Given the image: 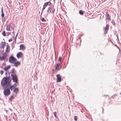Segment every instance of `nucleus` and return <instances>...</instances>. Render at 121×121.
I'll return each mask as SVG.
<instances>
[{"label":"nucleus","instance_id":"f257e3e1","mask_svg":"<svg viewBox=\"0 0 121 121\" xmlns=\"http://www.w3.org/2000/svg\"><path fill=\"white\" fill-rule=\"evenodd\" d=\"M11 81L10 78L9 77H4L2 80L1 83L2 85L3 86H5L7 83H9L7 86H10L11 84L10 83Z\"/></svg>","mask_w":121,"mask_h":121},{"label":"nucleus","instance_id":"f03ea898","mask_svg":"<svg viewBox=\"0 0 121 121\" xmlns=\"http://www.w3.org/2000/svg\"><path fill=\"white\" fill-rule=\"evenodd\" d=\"M16 71L14 69H13L11 72V76L13 81H17V77L16 73Z\"/></svg>","mask_w":121,"mask_h":121},{"label":"nucleus","instance_id":"7ed1b4c3","mask_svg":"<svg viewBox=\"0 0 121 121\" xmlns=\"http://www.w3.org/2000/svg\"><path fill=\"white\" fill-rule=\"evenodd\" d=\"M4 93L5 96H8L10 95V92L9 89V88L5 89L4 90Z\"/></svg>","mask_w":121,"mask_h":121},{"label":"nucleus","instance_id":"20e7f679","mask_svg":"<svg viewBox=\"0 0 121 121\" xmlns=\"http://www.w3.org/2000/svg\"><path fill=\"white\" fill-rule=\"evenodd\" d=\"M17 59L13 56L10 57L9 58V60L10 62L12 64H13L16 62Z\"/></svg>","mask_w":121,"mask_h":121},{"label":"nucleus","instance_id":"39448f33","mask_svg":"<svg viewBox=\"0 0 121 121\" xmlns=\"http://www.w3.org/2000/svg\"><path fill=\"white\" fill-rule=\"evenodd\" d=\"M6 57V55L5 53L2 52L1 54V56H0V60H4Z\"/></svg>","mask_w":121,"mask_h":121},{"label":"nucleus","instance_id":"423d86ee","mask_svg":"<svg viewBox=\"0 0 121 121\" xmlns=\"http://www.w3.org/2000/svg\"><path fill=\"white\" fill-rule=\"evenodd\" d=\"M51 4V3L50 1L47 2L45 3L43 5V7L42 9V11H43L45 9L46 7H47L48 5H50Z\"/></svg>","mask_w":121,"mask_h":121},{"label":"nucleus","instance_id":"0eeeda50","mask_svg":"<svg viewBox=\"0 0 121 121\" xmlns=\"http://www.w3.org/2000/svg\"><path fill=\"white\" fill-rule=\"evenodd\" d=\"M23 55V54L21 52H18L17 54V57L18 58H21Z\"/></svg>","mask_w":121,"mask_h":121},{"label":"nucleus","instance_id":"6e6552de","mask_svg":"<svg viewBox=\"0 0 121 121\" xmlns=\"http://www.w3.org/2000/svg\"><path fill=\"white\" fill-rule=\"evenodd\" d=\"M57 79V82H59L61 81V77L59 74H58L56 75Z\"/></svg>","mask_w":121,"mask_h":121},{"label":"nucleus","instance_id":"1a4fd4ad","mask_svg":"<svg viewBox=\"0 0 121 121\" xmlns=\"http://www.w3.org/2000/svg\"><path fill=\"white\" fill-rule=\"evenodd\" d=\"M109 25L108 24H107L105 27L104 29V33L105 34L107 32L108 29V27Z\"/></svg>","mask_w":121,"mask_h":121},{"label":"nucleus","instance_id":"9d476101","mask_svg":"<svg viewBox=\"0 0 121 121\" xmlns=\"http://www.w3.org/2000/svg\"><path fill=\"white\" fill-rule=\"evenodd\" d=\"M60 65L59 64H57L55 66V69L56 70H59L60 69Z\"/></svg>","mask_w":121,"mask_h":121},{"label":"nucleus","instance_id":"9b49d317","mask_svg":"<svg viewBox=\"0 0 121 121\" xmlns=\"http://www.w3.org/2000/svg\"><path fill=\"white\" fill-rule=\"evenodd\" d=\"M52 10V8L50 7H49L47 10V12L49 14L51 13V11Z\"/></svg>","mask_w":121,"mask_h":121},{"label":"nucleus","instance_id":"f8f14e48","mask_svg":"<svg viewBox=\"0 0 121 121\" xmlns=\"http://www.w3.org/2000/svg\"><path fill=\"white\" fill-rule=\"evenodd\" d=\"M20 50H23L25 49V48L23 44H21L20 45Z\"/></svg>","mask_w":121,"mask_h":121},{"label":"nucleus","instance_id":"ddd939ff","mask_svg":"<svg viewBox=\"0 0 121 121\" xmlns=\"http://www.w3.org/2000/svg\"><path fill=\"white\" fill-rule=\"evenodd\" d=\"M13 64H14V66L16 67H17L20 64V63L18 61H17L16 62H15Z\"/></svg>","mask_w":121,"mask_h":121},{"label":"nucleus","instance_id":"4468645a","mask_svg":"<svg viewBox=\"0 0 121 121\" xmlns=\"http://www.w3.org/2000/svg\"><path fill=\"white\" fill-rule=\"evenodd\" d=\"M10 24L8 25H7L6 27V30L7 31H10Z\"/></svg>","mask_w":121,"mask_h":121},{"label":"nucleus","instance_id":"2eb2a0df","mask_svg":"<svg viewBox=\"0 0 121 121\" xmlns=\"http://www.w3.org/2000/svg\"><path fill=\"white\" fill-rule=\"evenodd\" d=\"M11 66L10 65L8 66L7 67H6L4 68V70L5 71H7L8 69H10Z\"/></svg>","mask_w":121,"mask_h":121},{"label":"nucleus","instance_id":"dca6fc26","mask_svg":"<svg viewBox=\"0 0 121 121\" xmlns=\"http://www.w3.org/2000/svg\"><path fill=\"white\" fill-rule=\"evenodd\" d=\"M9 88L11 89V91H12L13 89H14L15 87V86L14 85H11L9 87Z\"/></svg>","mask_w":121,"mask_h":121},{"label":"nucleus","instance_id":"f3484780","mask_svg":"<svg viewBox=\"0 0 121 121\" xmlns=\"http://www.w3.org/2000/svg\"><path fill=\"white\" fill-rule=\"evenodd\" d=\"M106 15L107 16V18L109 20H110V17L109 14L107 13H106Z\"/></svg>","mask_w":121,"mask_h":121},{"label":"nucleus","instance_id":"a211bd4d","mask_svg":"<svg viewBox=\"0 0 121 121\" xmlns=\"http://www.w3.org/2000/svg\"><path fill=\"white\" fill-rule=\"evenodd\" d=\"M1 16L2 17H3L4 16V12H3V9L2 8L1 9Z\"/></svg>","mask_w":121,"mask_h":121},{"label":"nucleus","instance_id":"6ab92c4d","mask_svg":"<svg viewBox=\"0 0 121 121\" xmlns=\"http://www.w3.org/2000/svg\"><path fill=\"white\" fill-rule=\"evenodd\" d=\"M18 89L17 88H14L13 92L17 93L18 91Z\"/></svg>","mask_w":121,"mask_h":121},{"label":"nucleus","instance_id":"aec40b11","mask_svg":"<svg viewBox=\"0 0 121 121\" xmlns=\"http://www.w3.org/2000/svg\"><path fill=\"white\" fill-rule=\"evenodd\" d=\"M79 13L81 15H83V11L80 10L79 11Z\"/></svg>","mask_w":121,"mask_h":121},{"label":"nucleus","instance_id":"412c9836","mask_svg":"<svg viewBox=\"0 0 121 121\" xmlns=\"http://www.w3.org/2000/svg\"><path fill=\"white\" fill-rule=\"evenodd\" d=\"M14 98V96L13 95H12L9 98V99L10 100H11L12 99Z\"/></svg>","mask_w":121,"mask_h":121},{"label":"nucleus","instance_id":"4be33fe9","mask_svg":"<svg viewBox=\"0 0 121 121\" xmlns=\"http://www.w3.org/2000/svg\"><path fill=\"white\" fill-rule=\"evenodd\" d=\"M14 37H12L10 39H9V42H10L12 41L13 39H14Z\"/></svg>","mask_w":121,"mask_h":121},{"label":"nucleus","instance_id":"5701e85b","mask_svg":"<svg viewBox=\"0 0 121 121\" xmlns=\"http://www.w3.org/2000/svg\"><path fill=\"white\" fill-rule=\"evenodd\" d=\"M41 20L43 22H45L46 21V20L43 17L41 18Z\"/></svg>","mask_w":121,"mask_h":121},{"label":"nucleus","instance_id":"b1692460","mask_svg":"<svg viewBox=\"0 0 121 121\" xmlns=\"http://www.w3.org/2000/svg\"><path fill=\"white\" fill-rule=\"evenodd\" d=\"M14 82H16L15 83V86H18V84L17 82V81L16 82L15 81H13Z\"/></svg>","mask_w":121,"mask_h":121},{"label":"nucleus","instance_id":"393cba45","mask_svg":"<svg viewBox=\"0 0 121 121\" xmlns=\"http://www.w3.org/2000/svg\"><path fill=\"white\" fill-rule=\"evenodd\" d=\"M9 50H10V49L9 48V47L7 46L6 48V52H9Z\"/></svg>","mask_w":121,"mask_h":121},{"label":"nucleus","instance_id":"a878e982","mask_svg":"<svg viewBox=\"0 0 121 121\" xmlns=\"http://www.w3.org/2000/svg\"><path fill=\"white\" fill-rule=\"evenodd\" d=\"M2 35L4 36H6V35L5 33V31H4L2 33Z\"/></svg>","mask_w":121,"mask_h":121},{"label":"nucleus","instance_id":"bb28decb","mask_svg":"<svg viewBox=\"0 0 121 121\" xmlns=\"http://www.w3.org/2000/svg\"><path fill=\"white\" fill-rule=\"evenodd\" d=\"M111 22L113 24V25H115V22L113 20H112Z\"/></svg>","mask_w":121,"mask_h":121},{"label":"nucleus","instance_id":"cd10ccee","mask_svg":"<svg viewBox=\"0 0 121 121\" xmlns=\"http://www.w3.org/2000/svg\"><path fill=\"white\" fill-rule=\"evenodd\" d=\"M74 119L75 121L77 120V117L76 116H75L74 117Z\"/></svg>","mask_w":121,"mask_h":121},{"label":"nucleus","instance_id":"c85d7f7f","mask_svg":"<svg viewBox=\"0 0 121 121\" xmlns=\"http://www.w3.org/2000/svg\"><path fill=\"white\" fill-rule=\"evenodd\" d=\"M54 114L55 117L57 118V116H56V112H54Z\"/></svg>","mask_w":121,"mask_h":121},{"label":"nucleus","instance_id":"c756f323","mask_svg":"<svg viewBox=\"0 0 121 121\" xmlns=\"http://www.w3.org/2000/svg\"><path fill=\"white\" fill-rule=\"evenodd\" d=\"M61 59L62 57H59L58 60L59 61H61Z\"/></svg>","mask_w":121,"mask_h":121},{"label":"nucleus","instance_id":"7c9ffc66","mask_svg":"<svg viewBox=\"0 0 121 121\" xmlns=\"http://www.w3.org/2000/svg\"><path fill=\"white\" fill-rule=\"evenodd\" d=\"M0 73L1 75L2 74L4 73V71H3L1 70L0 71Z\"/></svg>","mask_w":121,"mask_h":121},{"label":"nucleus","instance_id":"2f4dec72","mask_svg":"<svg viewBox=\"0 0 121 121\" xmlns=\"http://www.w3.org/2000/svg\"><path fill=\"white\" fill-rule=\"evenodd\" d=\"M54 11H55V9H54L52 11V13H54Z\"/></svg>","mask_w":121,"mask_h":121},{"label":"nucleus","instance_id":"473e14b6","mask_svg":"<svg viewBox=\"0 0 121 121\" xmlns=\"http://www.w3.org/2000/svg\"><path fill=\"white\" fill-rule=\"evenodd\" d=\"M7 72H6L5 73V74L6 76H7Z\"/></svg>","mask_w":121,"mask_h":121},{"label":"nucleus","instance_id":"72a5a7b5","mask_svg":"<svg viewBox=\"0 0 121 121\" xmlns=\"http://www.w3.org/2000/svg\"><path fill=\"white\" fill-rule=\"evenodd\" d=\"M16 37H17V35L15 37V41H16Z\"/></svg>","mask_w":121,"mask_h":121},{"label":"nucleus","instance_id":"f704fd0d","mask_svg":"<svg viewBox=\"0 0 121 121\" xmlns=\"http://www.w3.org/2000/svg\"><path fill=\"white\" fill-rule=\"evenodd\" d=\"M120 94L121 95V92L120 93Z\"/></svg>","mask_w":121,"mask_h":121}]
</instances>
